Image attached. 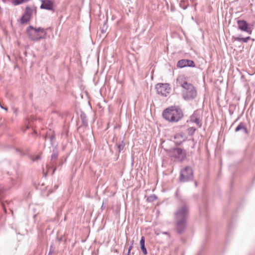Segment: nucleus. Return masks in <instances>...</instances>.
<instances>
[{
    "instance_id": "1a4fd4ad",
    "label": "nucleus",
    "mask_w": 255,
    "mask_h": 255,
    "mask_svg": "<svg viewBox=\"0 0 255 255\" xmlns=\"http://www.w3.org/2000/svg\"><path fill=\"white\" fill-rule=\"evenodd\" d=\"M237 24L238 29L246 32L249 34H252L253 29L250 26L248 23L245 20H238Z\"/></svg>"
},
{
    "instance_id": "423d86ee",
    "label": "nucleus",
    "mask_w": 255,
    "mask_h": 255,
    "mask_svg": "<svg viewBox=\"0 0 255 255\" xmlns=\"http://www.w3.org/2000/svg\"><path fill=\"white\" fill-rule=\"evenodd\" d=\"M43 137L45 140V143L44 144V148H45L46 146L50 149L51 147H54L55 136L53 130L51 129L48 130Z\"/></svg>"
},
{
    "instance_id": "bb28decb",
    "label": "nucleus",
    "mask_w": 255,
    "mask_h": 255,
    "mask_svg": "<svg viewBox=\"0 0 255 255\" xmlns=\"http://www.w3.org/2000/svg\"><path fill=\"white\" fill-rule=\"evenodd\" d=\"M179 192V189H177V190H176V193H175V195L176 196V197L178 198L179 201V202H180V199H183L180 196H179L178 195V193Z\"/></svg>"
},
{
    "instance_id": "79ce46f5",
    "label": "nucleus",
    "mask_w": 255,
    "mask_h": 255,
    "mask_svg": "<svg viewBox=\"0 0 255 255\" xmlns=\"http://www.w3.org/2000/svg\"><path fill=\"white\" fill-rule=\"evenodd\" d=\"M10 211H11L12 213L13 212V211H12V210L11 209H10Z\"/></svg>"
},
{
    "instance_id": "f704fd0d",
    "label": "nucleus",
    "mask_w": 255,
    "mask_h": 255,
    "mask_svg": "<svg viewBox=\"0 0 255 255\" xmlns=\"http://www.w3.org/2000/svg\"><path fill=\"white\" fill-rule=\"evenodd\" d=\"M55 170V168L53 169V171H52V174H53V173L54 172Z\"/></svg>"
},
{
    "instance_id": "4be33fe9",
    "label": "nucleus",
    "mask_w": 255,
    "mask_h": 255,
    "mask_svg": "<svg viewBox=\"0 0 255 255\" xmlns=\"http://www.w3.org/2000/svg\"><path fill=\"white\" fill-rule=\"evenodd\" d=\"M157 199V197L155 195H152L148 197L147 200L148 202H151Z\"/></svg>"
},
{
    "instance_id": "c756f323",
    "label": "nucleus",
    "mask_w": 255,
    "mask_h": 255,
    "mask_svg": "<svg viewBox=\"0 0 255 255\" xmlns=\"http://www.w3.org/2000/svg\"><path fill=\"white\" fill-rule=\"evenodd\" d=\"M132 246H130L129 248H128V252H130V251L132 250Z\"/></svg>"
},
{
    "instance_id": "2eb2a0df",
    "label": "nucleus",
    "mask_w": 255,
    "mask_h": 255,
    "mask_svg": "<svg viewBox=\"0 0 255 255\" xmlns=\"http://www.w3.org/2000/svg\"><path fill=\"white\" fill-rule=\"evenodd\" d=\"M140 248L142 252L144 255H146L147 252L145 247V238L144 237H142L140 241Z\"/></svg>"
},
{
    "instance_id": "f3484780",
    "label": "nucleus",
    "mask_w": 255,
    "mask_h": 255,
    "mask_svg": "<svg viewBox=\"0 0 255 255\" xmlns=\"http://www.w3.org/2000/svg\"><path fill=\"white\" fill-rule=\"evenodd\" d=\"M29 0H11V3L12 5L16 6L26 3Z\"/></svg>"
},
{
    "instance_id": "5701e85b",
    "label": "nucleus",
    "mask_w": 255,
    "mask_h": 255,
    "mask_svg": "<svg viewBox=\"0 0 255 255\" xmlns=\"http://www.w3.org/2000/svg\"><path fill=\"white\" fill-rule=\"evenodd\" d=\"M125 147V143L123 141H122L121 142V143H120L118 146V150L119 152H121L122 150H123L124 148Z\"/></svg>"
},
{
    "instance_id": "412c9836",
    "label": "nucleus",
    "mask_w": 255,
    "mask_h": 255,
    "mask_svg": "<svg viewBox=\"0 0 255 255\" xmlns=\"http://www.w3.org/2000/svg\"><path fill=\"white\" fill-rule=\"evenodd\" d=\"M196 130V128H195L194 127H190L187 129V132L189 135H192L194 133Z\"/></svg>"
},
{
    "instance_id": "7c9ffc66",
    "label": "nucleus",
    "mask_w": 255,
    "mask_h": 255,
    "mask_svg": "<svg viewBox=\"0 0 255 255\" xmlns=\"http://www.w3.org/2000/svg\"><path fill=\"white\" fill-rule=\"evenodd\" d=\"M43 176H44L45 177H46L47 176V172H44V171L43 170Z\"/></svg>"
},
{
    "instance_id": "393cba45",
    "label": "nucleus",
    "mask_w": 255,
    "mask_h": 255,
    "mask_svg": "<svg viewBox=\"0 0 255 255\" xmlns=\"http://www.w3.org/2000/svg\"><path fill=\"white\" fill-rule=\"evenodd\" d=\"M41 156L40 155H37L35 157H32L31 159L33 161H36L39 159H40Z\"/></svg>"
},
{
    "instance_id": "cd10ccee",
    "label": "nucleus",
    "mask_w": 255,
    "mask_h": 255,
    "mask_svg": "<svg viewBox=\"0 0 255 255\" xmlns=\"http://www.w3.org/2000/svg\"><path fill=\"white\" fill-rule=\"evenodd\" d=\"M1 204L4 212L6 213V210L4 204L3 203H2Z\"/></svg>"
},
{
    "instance_id": "6ab92c4d",
    "label": "nucleus",
    "mask_w": 255,
    "mask_h": 255,
    "mask_svg": "<svg viewBox=\"0 0 255 255\" xmlns=\"http://www.w3.org/2000/svg\"><path fill=\"white\" fill-rule=\"evenodd\" d=\"M30 17L24 14L20 18L21 23L22 24L26 23L30 20Z\"/></svg>"
},
{
    "instance_id": "ea45409f",
    "label": "nucleus",
    "mask_w": 255,
    "mask_h": 255,
    "mask_svg": "<svg viewBox=\"0 0 255 255\" xmlns=\"http://www.w3.org/2000/svg\"><path fill=\"white\" fill-rule=\"evenodd\" d=\"M180 5L181 7H182V6H181V2L180 3Z\"/></svg>"
},
{
    "instance_id": "dca6fc26",
    "label": "nucleus",
    "mask_w": 255,
    "mask_h": 255,
    "mask_svg": "<svg viewBox=\"0 0 255 255\" xmlns=\"http://www.w3.org/2000/svg\"><path fill=\"white\" fill-rule=\"evenodd\" d=\"M232 39L235 41H243L245 43H247L249 40H250L251 39V38L250 36H248L245 38L241 37L233 36Z\"/></svg>"
},
{
    "instance_id": "9b49d317",
    "label": "nucleus",
    "mask_w": 255,
    "mask_h": 255,
    "mask_svg": "<svg viewBox=\"0 0 255 255\" xmlns=\"http://www.w3.org/2000/svg\"><path fill=\"white\" fill-rule=\"evenodd\" d=\"M190 121L196 124L199 128H200L202 127V123L200 119V116L198 111H195L193 115L191 116Z\"/></svg>"
},
{
    "instance_id": "ddd939ff",
    "label": "nucleus",
    "mask_w": 255,
    "mask_h": 255,
    "mask_svg": "<svg viewBox=\"0 0 255 255\" xmlns=\"http://www.w3.org/2000/svg\"><path fill=\"white\" fill-rule=\"evenodd\" d=\"M57 157H58V152L57 150V148L55 146V147H53V153L51 155V160L53 161L54 160L56 159L57 158ZM53 165H54L53 161H52V165L51 167L50 166H49L47 164L46 165V168H47L48 171H49L50 170L52 169Z\"/></svg>"
},
{
    "instance_id": "aec40b11",
    "label": "nucleus",
    "mask_w": 255,
    "mask_h": 255,
    "mask_svg": "<svg viewBox=\"0 0 255 255\" xmlns=\"http://www.w3.org/2000/svg\"><path fill=\"white\" fill-rule=\"evenodd\" d=\"M32 13V9L30 7L26 6L25 8L24 14H25L30 17Z\"/></svg>"
},
{
    "instance_id": "72a5a7b5",
    "label": "nucleus",
    "mask_w": 255,
    "mask_h": 255,
    "mask_svg": "<svg viewBox=\"0 0 255 255\" xmlns=\"http://www.w3.org/2000/svg\"><path fill=\"white\" fill-rule=\"evenodd\" d=\"M10 202H11L10 201H9V202H8L7 201H6V203L7 204V205L9 207V204H10Z\"/></svg>"
},
{
    "instance_id": "c9c22d12",
    "label": "nucleus",
    "mask_w": 255,
    "mask_h": 255,
    "mask_svg": "<svg viewBox=\"0 0 255 255\" xmlns=\"http://www.w3.org/2000/svg\"><path fill=\"white\" fill-rule=\"evenodd\" d=\"M16 150H17V151L19 152L20 153H21V151H20L19 149H16Z\"/></svg>"
},
{
    "instance_id": "a211bd4d",
    "label": "nucleus",
    "mask_w": 255,
    "mask_h": 255,
    "mask_svg": "<svg viewBox=\"0 0 255 255\" xmlns=\"http://www.w3.org/2000/svg\"><path fill=\"white\" fill-rule=\"evenodd\" d=\"M80 118L82 120L83 125L87 126L88 125V120L86 115L84 113H82L80 115Z\"/></svg>"
},
{
    "instance_id": "f8f14e48",
    "label": "nucleus",
    "mask_w": 255,
    "mask_h": 255,
    "mask_svg": "<svg viewBox=\"0 0 255 255\" xmlns=\"http://www.w3.org/2000/svg\"><path fill=\"white\" fill-rule=\"evenodd\" d=\"M41 4L40 8L48 10H51L53 8V3L50 0H41Z\"/></svg>"
},
{
    "instance_id": "4468645a",
    "label": "nucleus",
    "mask_w": 255,
    "mask_h": 255,
    "mask_svg": "<svg viewBox=\"0 0 255 255\" xmlns=\"http://www.w3.org/2000/svg\"><path fill=\"white\" fill-rule=\"evenodd\" d=\"M241 130H243L244 133L246 134H248L249 133V131L247 129L245 126V124L244 123H241L236 128L235 131L238 132Z\"/></svg>"
},
{
    "instance_id": "58836bf2",
    "label": "nucleus",
    "mask_w": 255,
    "mask_h": 255,
    "mask_svg": "<svg viewBox=\"0 0 255 255\" xmlns=\"http://www.w3.org/2000/svg\"><path fill=\"white\" fill-rule=\"evenodd\" d=\"M186 7H182V8L184 9H186Z\"/></svg>"
},
{
    "instance_id": "473e14b6",
    "label": "nucleus",
    "mask_w": 255,
    "mask_h": 255,
    "mask_svg": "<svg viewBox=\"0 0 255 255\" xmlns=\"http://www.w3.org/2000/svg\"><path fill=\"white\" fill-rule=\"evenodd\" d=\"M60 214L62 215V209H61L60 211H58V215H59Z\"/></svg>"
},
{
    "instance_id": "b1692460",
    "label": "nucleus",
    "mask_w": 255,
    "mask_h": 255,
    "mask_svg": "<svg viewBox=\"0 0 255 255\" xmlns=\"http://www.w3.org/2000/svg\"><path fill=\"white\" fill-rule=\"evenodd\" d=\"M4 197V190L0 187V200H1Z\"/></svg>"
},
{
    "instance_id": "2f4dec72",
    "label": "nucleus",
    "mask_w": 255,
    "mask_h": 255,
    "mask_svg": "<svg viewBox=\"0 0 255 255\" xmlns=\"http://www.w3.org/2000/svg\"><path fill=\"white\" fill-rule=\"evenodd\" d=\"M0 106L1 108L5 110L6 111H7V108H4L1 105H0Z\"/></svg>"
},
{
    "instance_id": "39448f33",
    "label": "nucleus",
    "mask_w": 255,
    "mask_h": 255,
    "mask_svg": "<svg viewBox=\"0 0 255 255\" xmlns=\"http://www.w3.org/2000/svg\"><path fill=\"white\" fill-rule=\"evenodd\" d=\"M193 177V170L191 167L186 166L180 171L179 176V180L180 182H188L192 180Z\"/></svg>"
},
{
    "instance_id": "c85d7f7f",
    "label": "nucleus",
    "mask_w": 255,
    "mask_h": 255,
    "mask_svg": "<svg viewBox=\"0 0 255 255\" xmlns=\"http://www.w3.org/2000/svg\"><path fill=\"white\" fill-rule=\"evenodd\" d=\"M105 27H107V25H105V24H104V25L103 27V28H102V33H105V32H106V30H104V28H105Z\"/></svg>"
},
{
    "instance_id": "4c0bfd02",
    "label": "nucleus",
    "mask_w": 255,
    "mask_h": 255,
    "mask_svg": "<svg viewBox=\"0 0 255 255\" xmlns=\"http://www.w3.org/2000/svg\"><path fill=\"white\" fill-rule=\"evenodd\" d=\"M127 255H130V252H128Z\"/></svg>"
},
{
    "instance_id": "a878e982",
    "label": "nucleus",
    "mask_w": 255,
    "mask_h": 255,
    "mask_svg": "<svg viewBox=\"0 0 255 255\" xmlns=\"http://www.w3.org/2000/svg\"><path fill=\"white\" fill-rule=\"evenodd\" d=\"M48 254H50L51 255H54V250L52 246H51V247H50V250H49V253Z\"/></svg>"
},
{
    "instance_id": "7ed1b4c3",
    "label": "nucleus",
    "mask_w": 255,
    "mask_h": 255,
    "mask_svg": "<svg viewBox=\"0 0 255 255\" xmlns=\"http://www.w3.org/2000/svg\"><path fill=\"white\" fill-rule=\"evenodd\" d=\"M164 119L175 123L179 121L183 117L182 110L177 106H172L164 110L162 113Z\"/></svg>"
},
{
    "instance_id": "9d476101",
    "label": "nucleus",
    "mask_w": 255,
    "mask_h": 255,
    "mask_svg": "<svg viewBox=\"0 0 255 255\" xmlns=\"http://www.w3.org/2000/svg\"><path fill=\"white\" fill-rule=\"evenodd\" d=\"M177 67L180 68L185 67H195V64L194 61L191 60L181 59L178 61Z\"/></svg>"
},
{
    "instance_id": "f257e3e1",
    "label": "nucleus",
    "mask_w": 255,
    "mask_h": 255,
    "mask_svg": "<svg viewBox=\"0 0 255 255\" xmlns=\"http://www.w3.org/2000/svg\"><path fill=\"white\" fill-rule=\"evenodd\" d=\"M189 215L188 202L185 199H180V202L174 212L175 230L177 234L181 235L186 231Z\"/></svg>"
},
{
    "instance_id": "e433bc0d",
    "label": "nucleus",
    "mask_w": 255,
    "mask_h": 255,
    "mask_svg": "<svg viewBox=\"0 0 255 255\" xmlns=\"http://www.w3.org/2000/svg\"><path fill=\"white\" fill-rule=\"evenodd\" d=\"M54 187H55V188H57L58 187V185H55V186H54Z\"/></svg>"
},
{
    "instance_id": "a19ab883",
    "label": "nucleus",
    "mask_w": 255,
    "mask_h": 255,
    "mask_svg": "<svg viewBox=\"0 0 255 255\" xmlns=\"http://www.w3.org/2000/svg\"><path fill=\"white\" fill-rule=\"evenodd\" d=\"M102 208H104L103 205L101 207Z\"/></svg>"
},
{
    "instance_id": "f03ea898",
    "label": "nucleus",
    "mask_w": 255,
    "mask_h": 255,
    "mask_svg": "<svg viewBox=\"0 0 255 255\" xmlns=\"http://www.w3.org/2000/svg\"><path fill=\"white\" fill-rule=\"evenodd\" d=\"M177 82L183 88L182 95L184 100H192L197 97V90L193 84L186 81H183V77L181 76L177 78Z\"/></svg>"
},
{
    "instance_id": "20e7f679",
    "label": "nucleus",
    "mask_w": 255,
    "mask_h": 255,
    "mask_svg": "<svg viewBox=\"0 0 255 255\" xmlns=\"http://www.w3.org/2000/svg\"><path fill=\"white\" fill-rule=\"evenodd\" d=\"M26 32L29 38L34 41H38L44 38L46 34L44 28H35L31 25L27 28Z\"/></svg>"
},
{
    "instance_id": "0eeeda50",
    "label": "nucleus",
    "mask_w": 255,
    "mask_h": 255,
    "mask_svg": "<svg viewBox=\"0 0 255 255\" xmlns=\"http://www.w3.org/2000/svg\"><path fill=\"white\" fill-rule=\"evenodd\" d=\"M155 89L158 94L165 97L169 93L170 90L169 85L167 83H158L155 86Z\"/></svg>"
},
{
    "instance_id": "6e6552de",
    "label": "nucleus",
    "mask_w": 255,
    "mask_h": 255,
    "mask_svg": "<svg viewBox=\"0 0 255 255\" xmlns=\"http://www.w3.org/2000/svg\"><path fill=\"white\" fill-rule=\"evenodd\" d=\"M170 155L176 158L182 160L186 156L185 151L180 148H173L170 149Z\"/></svg>"
}]
</instances>
